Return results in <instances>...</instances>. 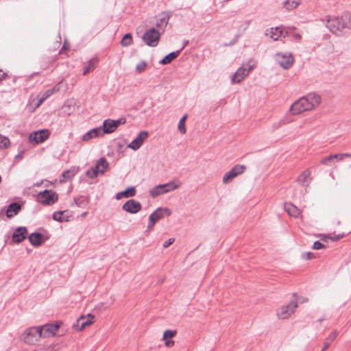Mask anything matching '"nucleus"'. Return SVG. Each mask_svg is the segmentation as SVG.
I'll list each match as a JSON object with an SVG mask.
<instances>
[{
    "instance_id": "obj_15",
    "label": "nucleus",
    "mask_w": 351,
    "mask_h": 351,
    "mask_svg": "<svg viewBox=\"0 0 351 351\" xmlns=\"http://www.w3.org/2000/svg\"><path fill=\"white\" fill-rule=\"evenodd\" d=\"M140 202L132 199L128 200L123 206L122 209L129 213L136 214L141 210Z\"/></svg>"
},
{
    "instance_id": "obj_52",
    "label": "nucleus",
    "mask_w": 351,
    "mask_h": 351,
    "mask_svg": "<svg viewBox=\"0 0 351 351\" xmlns=\"http://www.w3.org/2000/svg\"><path fill=\"white\" fill-rule=\"evenodd\" d=\"M7 76V73L3 72L2 70H0V83L5 79Z\"/></svg>"
},
{
    "instance_id": "obj_11",
    "label": "nucleus",
    "mask_w": 351,
    "mask_h": 351,
    "mask_svg": "<svg viewBox=\"0 0 351 351\" xmlns=\"http://www.w3.org/2000/svg\"><path fill=\"white\" fill-rule=\"evenodd\" d=\"M344 158H351V154H331L322 158L320 162L325 166H332L337 161L342 160Z\"/></svg>"
},
{
    "instance_id": "obj_33",
    "label": "nucleus",
    "mask_w": 351,
    "mask_h": 351,
    "mask_svg": "<svg viewBox=\"0 0 351 351\" xmlns=\"http://www.w3.org/2000/svg\"><path fill=\"white\" fill-rule=\"evenodd\" d=\"M162 186H161L160 184L157 185L149 190V195L153 198H155L162 194H165L164 190L162 189Z\"/></svg>"
},
{
    "instance_id": "obj_20",
    "label": "nucleus",
    "mask_w": 351,
    "mask_h": 351,
    "mask_svg": "<svg viewBox=\"0 0 351 351\" xmlns=\"http://www.w3.org/2000/svg\"><path fill=\"white\" fill-rule=\"evenodd\" d=\"M27 234V230L25 227L17 228L12 234V241L16 243L22 242Z\"/></svg>"
},
{
    "instance_id": "obj_48",
    "label": "nucleus",
    "mask_w": 351,
    "mask_h": 351,
    "mask_svg": "<svg viewBox=\"0 0 351 351\" xmlns=\"http://www.w3.org/2000/svg\"><path fill=\"white\" fill-rule=\"evenodd\" d=\"M175 239H173V238H170L169 239H168L167 241H166L164 243H163V247L165 248L166 247H168L170 245H171L173 242H174Z\"/></svg>"
},
{
    "instance_id": "obj_56",
    "label": "nucleus",
    "mask_w": 351,
    "mask_h": 351,
    "mask_svg": "<svg viewBox=\"0 0 351 351\" xmlns=\"http://www.w3.org/2000/svg\"><path fill=\"white\" fill-rule=\"evenodd\" d=\"M67 47H67L66 41H64V45L62 46V49H66Z\"/></svg>"
},
{
    "instance_id": "obj_30",
    "label": "nucleus",
    "mask_w": 351,
    "mask_h": 351,
    "mask_svg": "<svg viewBox=\"0 0 351 351\" xmlns=\"http://www.w3.org/2000/svg\"><path fill=\"white\" fill-rule=\"evenodd\" d=\"M301 3V0H285L283 2V7L287 10L295 9Z\"/></svg>"
},
{
    "instance_id": "obj_28",
    "label": "nucleus",
    "mask_w": 351,
    "mask_h": 351,
    "mask_svg": "<svg viewBox=\"0 0 351 351\" xmlns=\"http://www.w3.org/2000/svg\"><path fill=\"white\" fill-rule=\"evenodd\" d=\"M285 209L289 215L294 217H297L300 213V210L292 204H285Z\"/></svg>"
},
{
    "instance_id": "obj_45",
    "label": "nucleus",
    "mask_w": 351,
    "mask_h": 351,
    "mask_svg": "<svg viewBox=\"0 0 351 351\" xmlns=\"http://www.w3.org/2000/svg\"><path fill=\"white\" fill-rule=\"evenodd\" d=\"M324 247H325V245L323 243H322L321 242H319V241H315L313 245V248L314 250H320V249H322Z\"/></svg>"
},
{
    "instance_id": "obj_38",
    "label": "nucleus",
    "mask_w": 351,
    "mask_h": 351,
    "mask_svg": "<svg viewBox=\"0 0 351 351\" xmlns=\"http://www.w3.org/2000/svg\"><path fill=\"white\" fill-rule=\"evenodd\" d=\"M10 141L8 137L3 136L0 134V147L7 148L10 146Z\"/></svg>"
},
{
    "instance_id": "obj_2",
    "label": "nucleus",
    "mask_w": 351,
    "mask_h": 351,
    "mask_svg": "<svg viewBox=\"0 0 351 351\" xmlns=\"http://www.w3.org/2000/svg\"><path fill=\"white\" fill-rule=\"evenodd\" d=\"M108 167V162L105 158L102 157L96 161L93 167L86 171V174L89 178L94 179L99 175H103Z\"/></svg>"
},
{
    "instance_id": "obj_29",
    "label": "nucleus",
    "mask_w": 351,
    "mask_h": 351,
    "mask_svg": "<svg viewBox=\"0 0 351 351\" xmlns=\"http://www.w3.org/2000/svg\"><path fill=\"white\" fill-rule=\"evenodd\" d=\"M97 58H92L90 60L84 67V75H86L89 72L93 71L97 64Z\"/></svg>"
},
{
    "instance_id": "obj_24",
    "label": "nucleus",
    "mask_w": 351,
    "mask_h": 351,
    "mask_svg": "<svg viewBox=\"0 0 351 351\" xmlns=\"http://www.w3.org/2000/svg\"><path fill=\"white\" fill-rule=\"evenodd\" d=\"M283 34V31L280 27H271L267 30L266 35L269 36L274 40H278Z\"/></svg>"
},
{
    "instance_id": "obj_6",
    "label": "nucleus",
    "mask_w": 351,
    "mask_h": 351,
    "mask_svg": "<svg viewBox=\"0 0 351 351\" xmlns=\"http://www.w3.org/2000/svg\"><path fill=\"white\" fill-rule=\"evenodd\" d=\"M94 322L95 315L91 313H88L86 315H81L73 324V328L77 331H82L86 327L90 326Z\"/></svg>"
},
{
    "instance_id": "obj_46",
    "label": "nucleus",
    "mask_w": 351,
    "mask_h": 351,
    "mask_svg": "<svg viewBox=\"0 0 351 351\" xmlns=\"http://www.w3.org/2000/svg\"><path fill=\"white\" fill-rule=\"evenodd\" d=\"M337 332L334 331L328 335V337L326 338V341L331 343L332 341H333L335 340V339L337 337Z\"/></svg>"
},
{
    "instance_id": "obj_31",
    "label": "nucleus",
    "mask_w": 351,
    "mask_h": 351,
    "mask_svg": "<svg viewBox=\"0 0 351 351\" xmlns=\"http://www.w3.org/2000/svg\"><path fill=\"white\" fill-rule=\"evenodd\" d=\"M310 174L311 173L308 170H305L298 176V182L303 186L306 185L308 182Z\"/></svg>"
},
{
    "instance_id": "obj_57",
    "label": "nucleus",
    "mask_w": 351,
    "mask_h": 351,
    "mask_svg": "<svg viewBox=\"0 0 351 351\" xmlns=\"http://www.w3.org/2000/svg\"><path fill=\"white\" fill-rule=\"evenodd\" d=\"M188 43V41H186V42H184V45L182 46V47L180 49V51L184 49V47L186 45V44Z\"/></svg>"
},
{
    "instance_id": "obj_22",
    "label": "nucleus",
    "mask_w": 351,
    "mask_h": 351,
    "mask_svg": "<svg viewBox=\"0 0 351 351\" xmlns=\"http://www.w3.org/2000/svg\"><path fill=\"white\" fill-rule=\"evenodd\" d=\"M115 123L112 119H106L103 123V133L110 134L116 130Z\"/></svg>"
},
{
    "instance_id": "obj_37",
    "label": "nucleus",
    "mask_w": 351,
    "mask_h": 351,
    "mask_svg": "<svg viewBox=\"0 0 351 351\" xmlns=\"http://www.w3.org/2000/svg\"><path fill=\"white\" fill-rule=\"evenodd\" d=\"M133 40L131 34H126L122 38L121 44L123 47H128L132 44Z\"/></svg>"
},
{
    "instance_id": "obj_18",
    "label": "nucleus",
    "mask_w": 351,
    "mask_h": 351,
    "mask_svg": "<svg viewBox=\"0 0 351 351\" xmlns=\"http://www.w3.org/2000/svg\"><path fill=\"white\" fill-rule=\"evenodd\" d=\"M303 97L306 100L311 110L318 106L321 102V97L315 93H310Z\"/></svg>"
},
{
    "instance_id": "obj_10",
    "label": "nucleus",
    "mask_w": 351,
    "mask_h": 351,
    "mask_svg": "<svg viewBox=\"0 0 351 351\" xmlns=\"http://www.w3.org/2000/svg\"><path fill=\"white\" fill-rule=\"evenodd\" d=\"M245 168V166L242 165H235L229 171L224 174L223 177V182L224 184L230 183L234 178L243 173Z\"/></svg>"
},
{
    "instance_id": "obj_41",
    "label": "nucleus",
    "mask_w": 351,
    "mask_h": 351,
    "mask_svg": "<svg viewBox=\"0 0 351 351\" xmlns=\"http://www.w3.org/2000/svg\"><path fill=\"white\" fill-rule=\"evenodd\" d=\"M176 335V330H167L163 333L162 339L166 340L169 338H172Z\"/></svg>"
},
{
    "instance_id": "obj_61",
    "label": "nucleus",
    "mask_w": 351,
    "mask_h": 351,
    "mask_svg": "<svg viewBox=\"0 0 351 351\" xmlns=\"http://www.w3.org/2000/svg\"><path fill=\"white\" fill-rule=\"evenodd\" d=\"M2 181V178H1V176H0V183Z\"/></svg>"
},
{
    "instance_id": "obj_54",
    "label": "nucleus",
    "mask_w": 351,
    "mask_h": 351,
    "mask_svg": "<svg viewBox=\"0 0 351 351\" xmlns=\"http://www.w3.org/2000/svg\"><path fill=\"white\" fill-rule=\"evenodd\" d=\"M165 341V344L167 347H171V346H172L174 344V341H172V340H167V339H166Z\"/></svg>"
},
{
    "instance_id": "obj_32",
    "label": "nucleus",
    "mask_w": 351,
    "mask_h": 351,
    "mask_svg": "<svg viewBox=\"0 0 351 351\" xmlns=\"http://www.w3.org/2000/svg\"><path fill=\"white\" fill-rule=\"evenodd\" d=\"M66 212V210L55 212L53 214V219L55 221H59V222H62V221H68L69 217L64 215Z\"/></svg>"
},
{
    "instance_id": "obj_14",
    "label": "nucleus",
    "mask_w": 351,
    "mask_h": 351,
    "mask_svg": "<svg viewBox=\"0 0 351 351\" xmlns=\"http://www.w3.org/2000/svg\"><path fill=\"white\" fill-rule=\"evenodd\" d=\"M149 134L147 131H141L138 136L128 145L130 149L136 151L143 145V142L148 138Z\"/></svg>"
},
{
    "instance_id": "obj_3",
    "label": "nucleus",
    "mask_w": 351,
    "mask_h": 351,
    "mask_svg": "<svg viewBox=\"0 0 351 351\" xmlns=\"http://www.w3.org/2000/svg\"><path fill=\"white\" fill-rule=\"evenodd\" d=\"M171 210L168 208L159 207L154 210L149 217V223L147 227V231L150 232L153 230L156 223L165 216H170Z\"/></svg>"
},
{
    "instance_id": "obj_47",
    "label": "nucleus",
    "mask_w": 351,
    "mask_h": 351,
    "mask_svg": "<svg viewBox=\"0 0 351 351\" xmlns=\"http://www.w3.org/2000/svg\"><path fill=\"white\" fill-rule=\"evenodd\" d=\"M125 121H126L125 118H121L117 120H114V122L115 123V128L117 129L119 125L124 124Z\"/></svg>"
},
{
    "instance_id": "obj_26",
    "label": "nucleus",
    "mask_w": 351,
    "mask_h": 351,
    "mask_svg": "<svg viewBox=\"0 0 351 351\" xmlns=\"http://www.w3.org/2000/svg\"><path fill=\"white\" fill-rule=\"evenodd\" d=\"M160 19L156 23V26L158 28L163 29L168 24L169 19L170 18V15L166 13H162L159 15Z\"/></svg>"
},
{
    "instance_id": "obj_16",
    "label": "nucleus",
    "mask_w": 351,
    "mask_h": 351,
    "mask_svg": "<svg viewBox=\"0 0 351 351\" xmlns=\"http://www.w3.org/2000/svg\"><path fill=\"white\" fill-rule=\"evenodd\" d=\"M252 69V66H249L248 69H245L241 66L232 76V83H240L246 76L248 75L250 71Z\"/></svg>"
},
{
    "instance_id": "obj_12",
    "label": "nucleus",
    "mask_w": 351,
    "mask_h": 351,
    "mask_svg": "<svg viewBox=\"0 0 351 351\" xmlns=\"http://www.w3.org/2000/svg\"><path fill=\"white\" fill-rule=\"evenodd\" d=\"M49 136V131L47 129L40 130L31 133L29 136L30 143L39 144L43 143Z\"/></svg>"
},
{
    "instance_id": "obj_13",
    "label": "nucleus",
    "mask_w": 351,
    "mask_h": 351,
    "mask_svg": "<svg viewBox=\"0 0 351 351\" xmlns=\"http://www.w3.org/2000/svg\"><path fill=\"white\" fill-rule=\"evenodd\" d=\"M308 110H311V109L303 97L295 101L290 107V111L293 115L299 114Z\"/></svg>"
},
{
    "instance_id": "obj_35",
    "label": "nucleus",
    "mask_w": 351,
    "mask_h": 351,
    "mask_svg": "<svg viewBox=\"0 0 351 351\" xmlns=\"http://www.w3.org/2000/svg\"><path fill=\"white\" fill-rule=\"evenodd\" d=\"M74 202L77 206L84 207L87 205L88 199L85 196H79L74 199Z\"/></svg>"
},
{
    "instance_id": "obj_40",
    "label": "nucleus",
    "mask_w": 351,
    "mask_h": 351,
    "mask_svg": "<svg viewBox=\"0 0 351 351\" xmlns=\"http://www.w3.org/2000/svg\"><path fill=\"white\" fill-rule=\"evenodd\" d=\"M62 176L63 179H61L60 181H66V180H70L74 176V172L73 171H65L62 173Z\"/></svg>"
},
{
    "instance_id": "obj_36",
    "label": "nucleus",
    "mask_w": 351,
    "mask_h": 351,
    "mask_svg": "<svg viewBox=\"0 0 351 351\" xmlns=\"http://www.w3.org/2000/svg\"><path fill=\"white\" fill-rule=\"evenodd\" d=\"M187 118V115L184 114L180 120L178 130L182 134H184L186 132V127H185V121Z\"/></svg>"
},
{
    "instance_id": "obj_25",
    "label": "nucleus",
    "mask_w": 351,
    "mask_h": 351,
    "mask_svg": "<svg viewBox=\"0 0 351 351\" xmlns=\"http://www.w3.org/2000/svg\"><path fill=\"white\" fill-rule=\"evenodd\" d=\"M21 208V206L18 203L10 204L6 210L7 217L8 218H11V217H14L19 212Z\"/></svg>"
},
{
    "instance_id": "obj_7",
    "label": "nucleus",
    "mask_w": 351,
    "mask_h": 351,
    "mask_svg": "<svg viewBox=\"0 0 351 351\" xmlns=\"http://www.w3.org/2000/svg\"><path fill=\"white\" fill-rule=\"evenodd\" d=\"M40 327H32L27 329L23 335V340L28 344H34L39 337H42Z\"/></svg>"
},
{
    "instance_id": "obj_53",
    "label": "nucleus",
    "mask_w": 351,
    "mask_h": 351,
    "mask_svg": "<svg viewBox=\"0 0 351 351\" xmlns=\"http://www.w3.org/2000/svg\"><path fill=\"white\" fill-rule=\"evenodd\" d=\"M330 343H330L329 341H326V339L325 341H324V343L323 348H322V351L326 350L329 347Z\"/></svg>"
},
{
    "instance_id": "obj_21",
    "label": "nucleus",
    "mask_w": 351,
    "mask_h": 351,
    "mask_svg": "<svg viewBox=\"0 0 351 351\" xmlns=\"http://www.w3.org/2000/svg\"><path fill=\"white\" fill-rule=\"evenodd\" d=\"M29 241L33 246H39L43 243V235L40 233L33 232L29 236Z\"/></svg>"
},
{
    "instance_id": "obj_8",
    "label": "nucleus",
    "mask_w": 351,
    "mask_h": 351,
    "mask_svg": "<svg viewBox=\"0 0 351 351\" xmlns=\"http://www.w3.org/2000/svg\"><path fill=\"white\" fill-rule=\"evenodd\" d=\"M298 307V303L296 301H291L287 305L281 306L278 312L277 315L279 319H285L290 317L292 314L295 312V310Z\"/></svg>"
},
{
    "instance_id": "obj_39",
    "label": "nucleus",
    "mask_w": 351,
    "mask_h": 351,
    "mask_svg": "<svg viewBox=\"0 0 351 351\" xmlns=\"http://www.w3.org/2000/svg\"><path fill=\"white\" fill-rule=\"evenodd\" d=\"M147 66V62L144 60H142L136 64V70L138 73H141L145 70Z\"/></svg>"
},
{
    "instance_id": "obj_51",
    "label": "nucleus",
    "mask_w": 351,
    "mask_h": 351,
    "mask_svg": "<svg viewBox=\"0 0 351 351\" xmlns=\"http://www.w3.org/2000/svg\"><path fill=\"white\" fill-rule=\"evenodd\" d=\"M313 256V254L311 252H306L302 255L303 258L306 260L311 259Z\"/></svg>"
},
{
    "instance_id": "obj_19",
    "label": "nucleus",
    "mask_w": 351,
    "mask_h": 351,
    "mask_svg": "<svg viewBox=\"0 0 351 351\" xmlns=\"http://www.w3.org/2000/svg\"><path fill=\"white\" fill-rule=\"evenodd\" d=\"M60 326V324L56 323L55 324H46L42 327H40V329L42 330V337H47L54 336L56 335V331L59 329Z\"/></svg>"
},
{
    "instance_id": "obj_17",
    "label": "nucleus",
    "mask_w": 351,
    "mask_h": 351,
    "mask_svg": "<svg viewBox=\"0 0 351 351\" xmlns=\"http://www.w3.org/2000/svg\"><path fill=\"white\" fill-rule=\"evenodd\" d=\"M54 88L51 89H49L46 90L41 97L38 95V100L36 102L35 100H32L29 104V110L32 111H34L37 108H38L45 99L49 97L54 92Z\"/></svg>"
},
{
    "instance_id": "obj_34",
    "label": "nucleus",
    "mask_w": 351,
    "mask_h": 351,
    "mask_svg": "<svg viewBox=\"0 0 351 351\" xmlns=\"http://www.w3.org/2000/svg\"><path fill=\"white\" fill-rule=\"evenodd\" d=\"M160 185L161 186H163L162 187V189L164 190L165 193H167L170 191H172L180 186V184H175L174 182H169L168 183L162 184Z\"/></svg>"
},
{
    "instance_id": "obj_42",
    "label": "nucleus",
    "mask_w": 351,
    "mask_h": 351,
    "mask_svg": "<svg viewBox=\"0 0 351 351\" xmlns=\"http://www.w3.org/2000/svg\"><path fill=\"white\" fill-rule=\"evenodd\" d=\"M90 130L91 133L93 134V136H95V138L104 134L103 133V128L101 127L93 128Z\"/></svg>"
},
{
    "instance_id": "obj_49",
    "label": "nucleus",
    "mask_w": 351,
    "mask_h": 351,
    "mask_svg": "<svg viewBox=\"0 0 351 351\" xmlns=\"http://www.w3.org/2000/svg\"><path fill=\"white\" fill-rule=\"evenodd\" d=\"M285 124H286V122L284 120H281L278 123L274 124L273 127L274 128V129H278L280 126L284 125Z\"/></svg>"
},
{
    "instance_id": "obj_43",
    "label": "nucleus",
    "mask_w": 351,
    "mask_h": 351,
    "mask_svg": "<svg viewBox=\"0 0 351 351\" xmlns=\"http://www.w3.org/2000/svg\"><path fill=\"white\" fill-rule=\"evenodd\" d=\"M93 138H95V136H93V134L91 133V130H89L83 135L82 139L83 141L87 142Z\"/></svg>"
},
{
    "instance_id": "obj_23",
    "label": "nucleus",
    "mask_w": 351,
    "mask_h": 351,
    "mask_svg": "<svg viewBox=\"0 0 351 351\" xmlns=\"http://www.w3.org/2000/svg\"><path fill=\"white\" fill-rule=\"evenodd\" d=\"M136 195V189L134 186H130L126 189L125 191L119 192L116 194V199H121L123 197H131Z\"/></svg>"
},
{
    "instance_id": "obj_58",
    "label": "nucleus",
    "mask_w": 351,
    "mask_h": 351,
    "mask_svg": "<svg viewBox=\"0 0 351 351\" xmlns=\"http://www.w3.org/2000/svg\"><path fill=\"white\" fill-rule=\"evenodd\" d=\"M87 213H88L87 212H84V213H83L81 215V217H85L87 215Z\"/></svg>"
},
{
    "instance_id": "obj_1",
    "label": "nucleus",
    "mask_w": 351,
    "mask_h": 351,
    "mask_svg": "<svg viewBox=\"0 0 351 351\" xmlns=\"http://www.w3.org/2000/svg\"><path fill=\"white\" fill-rule=\"evenodd\" d=\"M350 21L351 14L349 12H346L340 17H332L328 19L326 27L331 32L339 34L344 29L350 27Z\"/></svg>"
},
{
    "instance_id": "obj_50",
    "label": "nucleus",
    "mask_w": 351,
    "mask_h": 351,
    "mask_svg": "<svg viewBox=\"0 0 351 351\" xmlns=\"http://www.w3.org/2000/svg\"><path fill=\"white\" fill-rule=\"evenodd\" d=\"M332 222L333 225H335V226H340L341 225V221H340V220L338 219L337 216H335L332 218Z\"/></svg>"
},
{
    "instance_id": "obj_60",
    "label": "nucleus",
    "mask_w": 351,
    "mask_h": 351,
    "mask_svg": "<svg viewBox=\"0 0 351 351\" xmlns=\"http://www.w3.org/2000/svg\"><path fill=\"white\" fill-rule=\"evenodd\" d=\"M40 185V183H38V182H37L34 184V186H39Z\"/></svg>"
},
{
    "instance_id": "obj_4",
    "label": "nucleus",
    "mask_w": 351,
    "mask_h": 351,
    "mask_svg": "<svg viewBox=\"0 0 351 351\" xmlns=\"http://www.w3.org/2000/svg\"><path fill=\"white\" fill-rule=\"evenodd\" d=\"M275 60L284 69H288L294 63V57L291 53L278 52L275 55Z\"/></svg>"
},
{
    "instance_id": "obj_5",
    "label": "nucleus",
    "mask_w": 351,
    "mask_h": 351,
    "mask_svg": "<svg viewBox=\"0 0 351 351\" xmlns=\"http://www.w3.org/2000/svg\"><path fill=\"white\" fill-rule=\"evenodd\" d=\"M58 195L51 190H45L37 195V201L44 205H52L58 201Z\"/></svg>"
},
{
    "instance_id": "obj_27",
    "label": "nucleus",
    "mask_w": 351,
    "mask_h": 351,
    "mask_svg": "<svg viewBox=\"0 0 351 351\" xmlns=\"http://www.w3.org/2000/svg\"><path fill=\"white\" fill-rule=\"evenodd\" d=\"M180 53V50H178L176 51H173V52L169 53L168 55L165 56V58L163 59H162L160 61V63L162 64H169L172 60H173L178 56Z\"/></svg>"
},
{
    "instance_id": "obj_59",
    "label": "nucleus",
    "mask_w": 351,
    "mask_h": 351,
    "mask_svg": "<svg viewBox=\"0 0 351 351\" xmlns=\"http://www.w3.org/2000/svg\"><path fill=\"white\" fill-rule=\"evenodd\" d=\"M21 158H22V154H18V155H16V159Z\"/></svg>"
},
{
    "instance_id": "obj_55",
    "label": "nucleus",
    "mask_w": 351,
    "mask_h": 351,
    "mask_svg": "<svg viewBox=\"0 0 351 351\" xmlns=\"http://www.w3.org/2000/svg\"><path fill=\"white\" fill-rule=\"evenodd\" d=\"M293 38L295 40L299 41L301 39V36L299 34H295Z\"/></svg>"
},
{
    "instance_id": "obj_9",
    "label": "nucleus",
    "mask_w": 351,
    "mask_h": 351,
    "mask_svg": "<svg viewBox=\"0 0 351 351\" xmlns=\"http://www.w3.org/2000/svg\"><path fill=\"white\" fill-rule=\"evenodd\" d=\"M143 39L148 46L156 47L160 39V33L155 28L149 29L145 32Z\"/></svg>"
},
{
    "instance_id": "obj_44",
    "label": "nucleus",
    "mask_w": 351,
    "mask_h": 351,
    "mask_svg": "<svg viewBox=\"0 0 351 351\" xmlns=\"http://www.w3.org/2000/svg\"><path fill=\"white\" fill-rule=\"evenodd\" d=\"M344 237H345L344 233L339 234L335 235V236H331V235L326 236V237L330 239L332 241H339V239L343 238Z\"/></svg>"
}]
</instances>
